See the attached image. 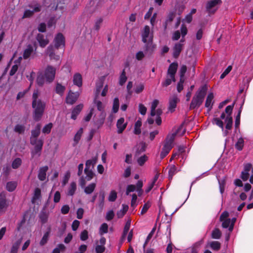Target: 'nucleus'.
I'll list each match as a JSON object with an SVG mask.
<instances>
[{"instance_id":"obj_12","label":"nucleus","mask_w":253,"mask_h":253,"mask_svg":"<svg viewBox=\"0 0 253 253\" xmlns=\"http://www.w3.org/2000/svg\"><path fill=\"white\" fill-rule=\"evenodd\" d=\"M178 68V63L177 62H173L170 64L169 67L167 76H169L173 79V82H175V76Z\"/></svg>"},{"instance_id":"obj_41","label":"nucleus","mask_w":253,"mask_h":253,"mask_svg":"<svg viewBox=\"0 0 253 253\" xmlns=\"http://www.w3.org/2000/svg\"><path fill=\"white\" fill-rule=\"evenodd\" d=\"M119 108V100L118 98H115L113 101V111L114 113H116L118 112Z\"/></svg>"},{"instance_id":"obj_10","label":"nucleus","mask_w":253,"mask_h":253,"mask_svg":"<svg viewBox=\"0 0 253 253\" xmlns=\"http://www.w3.org/2000/svg\"><path fill=\"white\" fill-rule=\"evenodd\" d=\"M221 3V0H211L209 1L207 3L206 11L210 14H213L216 10V8H215V6Z\"/></svg>"},{"instance_id":"obj_37","label":"nucleus","mask_w":253,"mask_h":253,"mask_svg":"<svg viewBox=\"0 0 253 253\" xmlns=\"http://www.w3.org/2000/svg\"><path fill=\"white\" fill-rule=\"evenodd\" d=\"M49 233H50V230H49L48 231H47L46 232H45L44 234L42 239H41V240L40 242V244L41 246H43L47 243V242L48 240Z\"/></svg>"},{"instance_id":"obj_32","label":"nucleus","mask_w":253,"mask_h":253,"mask_svg":"<svg viewBox=\"0 0 253 253\" xmlns=\"http://www.w3.org/2000/svg\"><path fill=\"white\" fill-rule=\"evenodd\" d=\"M17 185V183L15 181H10L7 183L6 188V189L9 191L12 192L13 191L15 188H16Z\"/></svg>"},{"instance_id":"obj_50","label":"nucleus","mask_w":253,"mask_h":253,"mask_svg":"<svg viewBox=\"0 0 253 253\" xmlns=\"http://www.w3.org/2000/svg\"><path fill=\"white\" fill-rule=\"evenodd\" d=\"M65 90V87L59 84H57L56 87V92L59 94H62Z\"/></svg>"},{"instance_id":"obj_61","label":"nucleus","mask_w":253,"mask_h":253,"mask_svg":"<svg viewBox=\"0 0 253 253\" xmlns=\"http://www.w3.org/2000/svg\"><path fill=\"white\" fill-rule=\"evenodd\" d=\"M80 239L82 241H85L88 239V232L86 230H84L81 232Z\"/></svg>"},{"instance_id":"obj_48","label":"nucleus","mask_w":253,"mask_h":253,"mask_svg":"<svg viewBox=\"0 0 253 253\" xmlns=\"http://www.w3.org/2000/svg\"><path fill=\"white\" fill-rule=\"evenodd\" d=\"M127 78L126 76V72L125 69L123 70L120 77V84L122 85L126 82Z\"/></svg>"},{"instance_id":"obj_42","label":"nucleus","mask_w":253,"mask_h":253,"mask_svg":"<svg viewBox=\"0 0 253 253\" xmlns=\"http://www.w3.org/2000/svg\"><path fill=\"white\" fill-rule=\"evenodd\" d=\"M117 197V193L115 190H112L109 193L108 200L110 202H114Z\"/></svg>"},{"instance_id":"obj_24","label":"nucleus","mask_w":253,"mask_h":253,"mask_svg":"<svg viewBox=\"0 0 253 253\" xmlns=\"http://www.w3.org/2000/svg\"><path fill=\"white\" fill-rule=\"evenodd\" d=\"M106 117V113L104 111L98 112V113H95L94 118L95 119V120L99 122V123L101 125Z\"/></svg>"},{"instance_id":"obj_20","label":"nucleus","mask_w":253,"mask_h":253,"mask_svg":"<svg viewBox=\"0 0 253 253\" xmlns=\"http://www.w3.org/2000/svg\"><path fill=\"white\" fill-rule=\"evenodd\" d=\"M175 12L174 11L170 12L167 17V19L164 23V31H166L168 26L169 24H170L174 18L175 17Z\"/></svg>"},{"instance_id":"obj_19","label":"nucleus","mask_w":253,"mask_h":253,"mask_svg":"<svg viewBox=\"0 0 253 253\" xmlns=\"http://www.w3.org/2000/svg\"><path fill=\"white\" fill-rule=\"evenodd\" d=\"M183 46V44L181 43H176L175 44L173 48V57L174 58H178L182 50Z\"/></svg>"},{"instance_id":"obj_35","label":"nucleus","mask_w":253,"mask_h":253,"mask_svg":"<svg viewBox=\"0 0 253 253\" xmlns=\"http://www.w3.org/2000/svg\"><path fill=\"white\" fill-rule=\"evenodd\" d=\"M209 246L213 250L218 251L220 248V244L218 241H212L209 243Z\"/></svg>"},{"instance_id":"obj_36","label":"nucleus","mask_w":253,"mask_h":253,"mask_svg":"<svg viewBox=\"0 0 253 253\" xmlns=\"http://www.w3.org/2000/svg\"><path fill=\"white\" fill-rule=\"evenodd\" d=\"M40 133V130L39 127H36L35 129L32 130L31 139H32L33 143L34 142V139H38L37 138V137L39 135Z\"/></svg>"},{"instance_id":"obj_23","label":"nucleus","mask_w":253,"mask_h":253,"mask_svg":"<svg viewBox=\"0 0 253 253\" xmlns=\"http://www.w3.org/2000/svg\"><path fill=\"white\" fill-rule=\"evenodd\" d=\"M34 48L31 44L27 45V47L24 50L23 57L24 59H28L33 53Z\"/></svg>"},{"instance_id":"obj_51","label":"nucleus","mask_w":253,"mask_h":253,"mask_svg":"<svg viewBox=\"0 0 253 253\" xmlns=\"http://www.w3.org/2000/svg\"><path fill=\"white\" fill-rule=\"evenodd\" d=\"M21 160L20 158L15 159L12 162V167L13 169L18 168L21 165Z\"/></svg>"},{"instance_id":"obj_64","label":"nucleus","mask_w":253,"mask_h":253,"mask_svg":"<svg viewBox=\"0 0 253 253\" xmlns=\"http://www.w3.org/2000/svg\"><path fill=\"white\" fill-rule=\"evenodd\" d=\"M147 108L142 104H139V112L142 115L146 114Z\"/></svg>"},{"instance_id":"obj_11","label":"nucleus","mask_w":253,"mask_h":253,"mask_svg":"<svg viewBox=\"0 0 253 253\" xmlns=\"http://www.w3.org/2000/svg\"><path fill=\"white\" fill-rule=\"evenodd\" d=\"M54 45L53 47L58 49L61 46H65V39L61 33H58L54 39Z\"/></svg>"},{"instance_id":"obj_57","label":"nucleus","mask_w":253,"mask_h":253,"mask_svg":"<svg viewBox=\"0 0 253 253\" xmlns=\"http://www.w3.org/2000/svg\"><path fill=\"white\" fill-rule=\"evenodd\" d=\"M115 214L113 210L108 211L106 215V219L108 221L111 220L114 217Z\"/></svg>"},{"instance_id":"obj_3","label":"nucleus","mask_w":253,"mask_h":253,"mask_svg":"<svg viewBox=\"0 0 253 253\" xmlns=\"http://www.w3.org/2000/svg\"><path fill=\"white\" fill-rule=\"evenodd\" d=\"M233 107L234 104L227 106L225 108V112H223L221 114L219 118H215L213 119V124L218 126H223L224 125L227 127L232 126L233 120L231 115Z\"/></svg>"},{"instance_id":"obj_62","label":"nucleus","mask_w":253,"mask_h":253,"mask_svg":"<svg viewBox=\"0 0 253 253\" xmlns=\"http://www.w3.org/2000/svg\"><path fill=\"white\" fill-rule=\"evenodd\" d=\"M37 83L38 85L42 86L44 83V78L42 75H40L37 79Z\"/></svg>"},{"instance_id":"obj_9","label":"nucleus","mask_w":253,"mask_h":253,"mask_svg":"<svg viewBox=\"0 0 253 253\" xmlns=\"http://www.w3.org/2000/svg\"><path fill=\"white\" fill-rule=\"evenodd\" d=\"M56 69L53 67L48 65L45 71V77L48 82L50 83L53 81L55 78Z\"/></svg>"},{"instance_id":"obj_45","label":"nucleus","mask_w":253,"mask_h":253,"mask_svg":"<svg viewBox=\"0 0 253 253\" xmlns=\"http://www.w3.org/2000/svg\"><path fill=\"white\" fill-rule=\"evenodd\" d=\"M65 250V246L63 244H59L53 250L52 253H60L64 252Z\"/></svg>"},{"instance_id":"obj_15","label":"nucleus","mask_w":253,"mask_h":253,"mask_svg":"<svg viewBox=\"0 0 253 253\" xmlns=\"http://www.w3.org/2000/svg\"><path fill=\"white\" fill-rule=\"evenodd\" d=\"M5 198L6 196L4 193L0 194V212H4L8 206Z\"/></svg>"},{"instance_id":"obj_22","label":"nucleus","mask_w":253,"mask_h":253,"mask_svg":"<svg viewBox=\"0 0 253 253\" xmlns=\"http://www.w3.org/2000/svg\"><path fill=\"white\" fill-rule=\"evenodd\" d=\"M41 190L39 188H36L34 190V195L32 199V202L34 204L39 201L41 199Z\"/></svg>"},{"instance_id":"obj_58","label":"nucleus","mask_w":253,"mask_h":253,"mask_svg":"<svg viewBox=\"0 0 253 253\" xmlns=\"http://www.w3.org/2000/svg\"><path fill=\"white\" fill-rule=\"evenodd\" d=\"M105 250V247L103 245L97 243L95 251L96 253H102Z\"/></svg>"},{"instance_id":"obj_5","label":"nucleus","mask_w":253,"mask_h":253,"mask_svg":"<svg viewBox=\"0 0 253 253\" xmlns=\"http://www.w3.org/2000/svg\"><path fill=\"white\" fill-rule=\"evenodd\" d=\"M142 41L145 43V49L146 51L152 52L155 46L153 44V35L150 33V28L145 26L142 33Z\"/></svg>"},{"instance_id":"obj_55","label":"nucleus","mask_w":253,"mask_h":253,"mask_svg":"<svg viewBox=\"0 0 253 253\" xmlns=\"http://www.w3.org/2000/svg\"><path fill=\"white\" fill-rule=\"evenodd\" d=\"M103 22V19L99 18L96 20L94 24V29L96 31H98L100 29V26Z\"/></svg>"},{"instance_id":"obj_49","label":"nucleus","mask_w":253,"mask_h":253,"mask_svg":"<svg viewBox=\"0 0 253 253\" xmlns=\"http://www.w3.org/2000/svg\"><path fill=\"white\" fill-rule=\"evenodd\" d=\"M94 103L96 104L97 110L98 112L104 111V105H103L101 101L99 100H97L96 99L94 100Z\"/></svg>"},{"instance_id":"obj_13","label":"nucleus","mask_w":253,"mask_h":253,"mask_svg":"<svg viewBox=\"0 0 253 253\" xmlns=\"http://www.w3.org/2000/svg\"><path fill=\"white\" fill-rule=\"evenodd\" d=\"M229 213L227 211H224L220 217V220L222 222V226L223 228L230 227L231 224V219L228 218Z\"/></svg>"},{"instance_id":"obj_43","label":"nucleus","mask_w":253,"mask_h":253,"mask_svg":"<svg viewBox=\"0 0 253 253\" xmlns=\"http://www.w3.org/2000/svg\"><path fill=\"white\" fill-rule=\"evenodd\" d=\"M95 187V183H91L88 185L84 189L85 193L88 194L91 193L94 190Z\"/></svg>"},{"instance_id":"obj_46","label":"nucleus","mask_w":253,"mask_h":253,"mask_svg":"<svg viewBox=\"0 0 253 253\" xmlns=\"http://www.w3.org/2000/svg\"><path fill=\"white\" fill-rule=\"evenodd\" d=\"M221 233L218 229H215L212 232L211 237L213 239H219L221 237Z\"/></svg>"},{"instance_id":"obj_53","label":"nucleus","mask_w":253,"mask_h":253,"mask_svg":"<svg viewBox=\"0 0 253 253\" xmlns=\"http://www.w3.org/2000/svg\"><path fill=\"white\" fill-rule=\"evenodd\" d=\"M244 146V140L242 138H239L235 144L236 148L241 150L242 149Z\"/></svg>"},{"instance_id":"obj_52","label":"nucleus","mask_w":253,"mask_h":253,"mask_svg":"<svg viewBox=\"0 0 253 253\" xmlns=\"http://www.w3.org/2000/svg\"><path fill=\"white\" fill-rule=\"evenodd\" d=\"M135 190H136L135 185L132 184L128 185L126 188V194L128 195L130 192H134Z\"/></svg>"},{"instance_id":"obj_4","label":"nucleus","mask_w":253,"mask_h":253,"mask_svg":"<svg viewBox=\"0 0 253 253\" xmlns=\"http://www.w3.org/2000/svg\"><path fill=\"white\" fill-rule=\"evenodd\" d=\"M208 87L206 84L201 86L193 96L190 104V109L198 108L202 104L206 94Z\"/></svg>"},{"instance_id":"obj_60","label":"nucleus","mask_w":253,"mask_h":253,"mask_svg":"<svg viewBox=\"0 0 253 253\" xmlns=\"http://www.w3.org/2000/svg\"><path fill=\"white\" fill-rule=\"evenodd\" d=\"M184 82V78H180L179 82L177 84V90L180 92L183 89V84Z\"/></svg>"},{"instance_id":"obj_21","label":"nucleus","mask_w":253,"mask_h":253,"mask_svg":"<svg viewBox=\"0 0 253 253\" xmlns=\"http://www.w3.org/2000/svg\"><path fill=\"white\" fill-rule=\"evenodd\" d=\"M48 169L47 166L40 168L38 173V178L41 181H44L46 179V173Z\"/></svg>"},{"instance_id":"obj_16","label":"nucleus","mask_w":253,"mask_h":253,"mask_svg":"<svg viewBox=\"0 0 253 253\" xmlns=\"http://www.w3.org/2000/svg\"><path fill=\"white\" fill-rule=\"evenodd\" d=\"M179 101V99L176 95H173L169 98V110L170 112H173L175 110L177 103Z\"/></svg>"},{"instance_id":"obj_39","label":"nucleus","mask_w":253,"mask_h":253,"mask_svg":"<svg viewBox=\"0 0 253 253\" xmlns=\"http://www.w3.org/2000/svg\"><path fill=\"white\" fill-rule=\"evenodd\" d=\"M177 172L176 168L174 165H171L169 166V179H171L173 175H174Z\"/></svg>"},{"instance_id":"obj_17","label":"nucleus","mask_w":253,"mask_h":253,"mask_svg":"<svg viewBox=\"0 0 253 253\" xmlns=\"http://www.w3.org/2000/svg\"><path fill=\"white\" fill-rule=\"evenodd\" d=\"M79 94L69 91L68 95L66 97V103L69 104H73L77 100Z\"/></svg>"},{"instance_id":"obj_54","label":"nucleus","mask_w":253,"mask_h":253,"mask_svg":"<svg viewBox=\"0 0 253 253\" xmlns=\"http://www.w3.org/2000/svg\"><path fill=\"white\" fill-rule=\"evenodd\" d=\"M172 81L173 82V79L169 78V76H167L166 79L162 83V85L163 87H167L171 84Z\"/></svg>"},{"instance_id":"obj_30","label":"nucleus","mask_w":253,"mask_h":253,"mask_svg":"<svg viewBox=\"0 0 253 253\" xmlns=\"http://www.w3.org/2000/svg\"><path fill=\"white\" fill-rule=\"evenodd\" d=\"M76 189L77 186L76 183L74 182H71L68 189L67 195L73 196L75 193Z\"/></svg>"},{"instance_id":"obj_1","label":"nucleus","mask_w":253,"mask_h":253,"mask_svg":"<svg viewBox=\"0 0 253 253\" xmlns=\"http://www.w3.org/2000/svg\"><path fill=\"white\" fill-rule=\"evenodd\" d=\"M186 132L185 127H174L168 135L164 147L161 153V158L163 159L169 153L173 147V141L175 138L183 135Z\"/></svg>"},{"instance_id":"obj_38","label":"nucleus","mask_w":253,"mask_h":253,"mask_svg":"<svg viewBox=\"0 0 253 253\" xmlns=\"http://www.w3.org/2000/svg\"><path fill=\"white\" fill-rule=\"evenodd\" d=\"M83 129L81 128L79 129V130L75 134V135L74 136V145H76L78 143L79 140H80L81 135L83 133Z\"/></svg>"},{"instance_id":"obj_2","label":"nucleus","mask_w":253,"mask_h":253,"mask_svg":"<svg viewBox=\"0 0 253 253\" xmlns=\"http://www.w3.org/2000/svg\"><path fill=\"white\" fill-rule=\"evenodd\" d=\"M39 92L36 90L33 92L32 96V108H33V118L38 122L41 120L45 109V103L39 98Z\"/></svg>"},{"instance_id":"obj_6","label":"nucleus","mask_w":253,"mask_h":253,"mask_svg":"<svg viewBox=\"0 0 253 253\" xmlns=\"http://www.w3.org/2000/svg\"><path fill=\"white\" fill-rule=\"evenodd\" d=\"M34 142L33 143L32 139H31V144L34 146L32 151L33 156L38 155L40 156V152L42 149L43 145V140L42 139H34Z\"/></svg>"},{"instance_id":"obj_59","label":"nucleus","mask_w":253,"mask_h":253,"mask_svg":"<svg viewBox=\"0 0 253 253\" xmlns=\"http://www.w3.org/2000/svg\"><path fill=\"white\" fill-rule=\"evenodd\" d=\"M108 227L106 223H103L100 227V233L101 234L106 233L108 232Z\"/></svg>"},{"instance_id":"obj_29","label":"nucleus","mask_w":253,"mask_h":253,"mask_svg":"<svg viewBox=\"0 0 253 253\" xmlns=\"http://www.w3.org/2000/svg\"><path fill=\"white\" fill-rule=\"evenodd\" d=\"M22 242V238L17 240L13 243L11 248L10 253H17L18 249Z\"/></svg>"},{"instance_id":"obj_63","label":"nucleus","mask_w":253,"mask_h":253,"mask_svg":"<svg viewBox=\"0 0 253 253\" xmlns=\"http://www.w3.org/2000/svg\"><path fill=\"white\" fill-rule=\"evenodd\" d=\"M148 158L145 155L140 157L137 160V162L139 165L142 166L144 165L145 162L147 160Z\"/></svg>"},{"instance_id":"obj_33","label":"nucleus","mask_w":253,"mask_h":253,"mask_svg":"<svg viewBox=\"0 0 253 253\" xmlns=\"http://www.w3.org/2000/svg\"><path fill=\"white\" fill-rule=\"evenodd\" d=\"M159 104V101L155 99L152 103L151 107V116L154 117L155 116V110Z\"/></svg>"},{"instance_id":"obj_28","label":"nucleus","mask_w":253,"mask_h":253,"mask_svg":"<svg viewBox=\"0 0 253 253\" xmlns=\"http://www.w3.org/2000/svg\"><path fill=\"white\" fill-rule=\"evenodd\" d=\"M162 113L163 111L161 109H158L157 110H155V116H156L155 122L156 125L157 126H160L162 124V119L160 116L162 114Z\"/></svg>"},{"instance_id":"obj_14","label":"nucleus","mask_w":253,"mask_h":253,"mask_svg":"<svg viewBox=\"0 0 253 253\" xmlns=\"http://www.w3.org/2000/svg\"><path fill=\"white\" fill-rule=\"evenodd\" d=\"M36 40L39 42L40 46L44 47L49 43V40L47 37L42 34H38L36 36Z\"/></svg>"},{"instance_id":"obj_34","label":"nucleus","mask_w":253,"mask_h":253,"mask_svg":"<svg viewBox=\"0 0 253 253\" xmlns=\"http://www.w3.org/2000/svg\"><path fill=\"white\" fill-rule=\"evenodd\" d=\"M97 162V158L94 157L90 160H88L86 162L85 168L90 169L91 167H93L94 165Z\"/></svg>"},{"instance_id":"obj_7","label":"nucleus","mask_w":253,"mask_h":253,"mask_svg":"<svg viewBox=\"0 0 253 253\" xmlns=\"http://www.w3.org/2000/svg\"><path fill=\"white\" fill-rule=\"evenodd\" d=\"M29 7L33 8V10H25L22 17L23 18H29L32 16L34 13L40 12L42 9V5L38 3L34 5H30Z\"/></svg>"},{"instance_id":"obj_47","label":"nucleus","mask_w":253,"mask_h":253,"mask_svg":"<svg viewBox=\"0 0 253 253\" xmlns=\"http://www.w3.org/2000/svg\"><path fill=\"white\" fill-rule=\"evenodd\" d=\"M130 223H131V221L130 220H127V221L126 222V223L125 225V226L124 227L123 234V238H124L126 236V235L127 234V233L129 230L130 227Z\"/></svg>"},{"instance_id":"obj_56","label":"nucleus","mask_w":253,"mask_h":253,"mask_svg":"<svg viewBox=\"0 0 253 253\" xmlns=\"http://www.w3.org/2000/svg\"><path fill=\"white\" fill-rule=\"evenodd\" d=\"M103 83L102 82V81H100L99 82V83H98L97 84H96V96H97L101 89V88H102L103 87Z\"/></svg>"},{"instance_id":"obj_31","label":"nucleus","mask_w":253,"mask_h":253,"mask_svg":"<svg viewBox=\"0 0 253 253\" xmlns=\"http://www.w3.org/2000/svg\"><path fill=\"white\" fill-rule=\"evenodd\" d=\"M128 209V207L126 205H122V209L119 211L117 213V215L118 218H121L124 216V215L126 214V211H127Z\"/></svg>"},{"instance_id":"obj_44","label":"nucleus","mask_w":253,"mask_h":253,"mask_svg":"<svg viewBox=\"0 0 253 253\" xmlns=\"http://www.w3.org/2000/svg\"><path fill=\"white\" fill-rule=\"evenodd\" d=\"M84 172L86 174V179L87 180L89 181L91 179L94 175V174L91 170H90V169H86L85 168Z\"/></svg>"},{"instance_id":"obj_27","label":"nucleus","mask_w":253,"mask_h":253,"mask_svg":"<svg viewBox=\"0 0 253 253\" xmlns=\"http://www.w3.org/2000/svg\"><path fill=\"white\" fill-rule=\"evenodd\" d=\"M74 84L80 87L82 85V77L80 73H76L73 77Z\"/></svg>"},{"instance_id":"obj_26","label":"nucleus","mask_w":253,"mask_h":253,"mask_svg":"<svg viewBox=\"0 0 253 253\" xmlns=\"http://www.w3.org/2000/svg\"><path fill=\"white\" fill-rule=\"evenodd\" d=\"M83 108V105L82 104L76 106L72 112L71 118L73 120H75L77 118V116L80 113Z\"/></svg>"},{"instance_id":"obj_40","label":"nucleus","mask_w":253,"mask_h":253,"mask_svg":"<svg viewBox=\"0 0 253 253\" xmlns=\"http://www.w3.org/2000/svg\"><path fill=\"white\" fill-rule=\"evenodd\" d=\"M136 191L138 192V196H141L142 194V187L143 186V182L142 180H138L136 183Z\"/></svg>"},{"instance_id":"obj_25","label":"nucleus","mask_w":253,"mask_h":253,"mask_svg":"<svg viewBox=\"0 0 253 253\" xmlns=\"http://www.w3.org/2000/svg\"><path fill=\"white\" fill-rule=\"evenodd\" d=\"M203 243V240H201L194 244L190 248L191 253H198Z\"/></svg>"},{"instance_id":"obj_8","label":"nucleus","mask_w":253,"mask_h":253,"mask_svg":"<svg viewBox=\"0 0 253 253\" xmlns=\"http://www.w3.org/2000/svg\"><path fill=\"white\" fill-rule=\"evenodd\" d=\"M57 49L53 47V45L50 44L47 47L45 51V54L48 55L50 60L58 61L60 59V56L57 54L56 51Z\"/></svg>"},{"instance_id":"obj_18","label":"nucleus","mask_w":253,"mask_h":253,"mask_svg":"<svg viewBox=\"0 0 253 253\" xmlns=\"http://www.w3.org/2000/svg\"><path fill=\"white\" fill-rule=\"evenodd\" d=\"M213 98L214 95L212 92L209 93L207 97L205 102V107L208 108L209 111L211 110L212 108V106L214 103V101H213Z\"/></svg>"}]
</instances>
